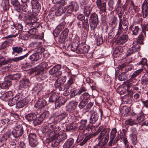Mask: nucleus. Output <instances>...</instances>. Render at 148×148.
Wrapping results in <instances>:
<instances>
[{
  "label": "nucleus",
  "mask_w": 148,
  "mask_h": 148,
  "mask_svg": "<svg viewBox=\"0 0 148 148\" xmlns=\"http://www.w3.org/2000/svg\"><path fill=\"white\" fill-rule=\"evenodd\" d=\"M138 43L136 42H134L133 46L131 47L132 49L135 52L138 51L140 49V46Z\"/></svg>",
  "instance_id": "nucleus-49"
},
{
  "label": "nucleus",
  "mask_w": 148,
  "mask_h": 148,
  "mask_svg": "<svg viewBox=\"0 0 148 148\" xmlns=\"http://www.w3.org/2000/svg\"><path fill=\"white\" fill-rule=\"evenodd\" d=\"M9 121L10 120L8 118V117L7 116H6L3 117V118L1 121V123L3 125H7Z\"/></svg>",
  "instance_id": "nucleus-54"
},
{
  "label": "nucleus",
  "mask_w": 148,
  "mask_h": 148,
  "mask_svg": "<svg viewBox=\"0 0 148 148\" xmlns=\"http://www.w3.org/2000/svg\"><path fill=\"white\" fill-rule=\"evenodd\" d=\"M1 6L4 12L8 10L9 8V0H3L1 3Z\"/></svg>",
  "instance_id": "nucleus-31"
},
{
  "label": "nucleus",
  "mask_w": 148,
  "mask_h": 148,
  "mask_svg": "<svg viewBox=\"0 0 148 148\" xmlns=\"http://www.w3.org/2000/svg\"><path fill=\"white\" fill-rule=\"evenodd\" d=\"M28 103V101H27L25 99H21L17 103L16 107L18 108H22L26 105Z\"/></svg>",
  "instance_id": "nucleus-25"
},
{
  "label": "nucleus",
  "mask_w": 148,
  "mask_h": 148,
  "mask_svg": "<svg viewBox=\"0 0 148 148\" xmlns=\"http://www.w3.org/2000/svg\"><path fill=\"white\" fill-rule=\"evenodd\" d=\"M118 92L121 95L125 94L126 92V90L122 87H119L117 88Z\"/></svg>",
  "instance_id": "nucleus-63"
},
{
  "label": "nucleus",
  "mask_w": 148,
  "mask_h": 148,
  "mask_svg": "<svg viewBox=\"0 0 148 148\" xmlns=\"http://www.w3.org/2000/svg\"><path fill=\"white\" fill-rule=\"evenodd\" d=\"M78 102L75 101L70 102L67 106V111L70 115H73L75 112Z\"/></svg>",
  "instance_id": "nucleus-7"
},
{
  "label": "nucleus",
  "mask_w": 148,
  "mask_h": 148,
  "mask_svg": "<svg viewBox=\"0 0 148 148\" xmlns=\"http://www.w3.org/2000/svg\"><path fill=\"white\" fill-rule=\"evenodd\" d=\"M29 140H37L36 134L34 133H30L28 136Z\"/></svg>",
  "instance_id": "nucleus-62"
},
{
  "label": "nucleus",
  "mask_w": 148,
  "mask_h": 148,
  "mask_svg": "<svg viewBox=\"0 0 148 148\" xmlns=\"http://www.w3.org/2000/svg\"><path fill=\"white\" fill-rule=\"evenodd\" d=\"M140 30L139 29L138 27L136 26L132 30L133 34L134 35H137L139 33V31Z\"/></svg>",
  "instance_id": "nucleus-64"
},
{
  "label": "nucleus",
  "mask_w": 148,
  "mask_h": 148,
  "mask_svg": "<svg viewBox=\"0 0 148 148\" xmlns=\"http://www.w3.org/2000/svg\"><path fill=\"white\" fill-rule=\"evenodd\" d=\"M105 131L106 132L104 134V136L101 139L98 140L99 141L98 145L101 146L103 147L105 146L108 141L109 132L107 131L106 128L105 130Z\"/></svg>",
  "instance_id": "nucleus-8"
},
{
  "label": "nucleus",
  "mask_w": 148,
  "mask_h": 148,
  "mask_svg": "<svg viewBox=\"0 0 148 148\" xmlns=\"http://www.w3.org/2000/svg\"><path fill=\"white\" fill-rule=\"evenodd\" d=\"M98 119V115L97 113L94 111H91L90 122L91 123H94Z\"/></svg>",
  "instance_id": "nucleus-16"
},
{
  "label": "nucleus",
  "mask_w": 148,
  "mask_h": 148,
  "mask_svg": "<svg viewBox=\"0 0 148 148\" xmlns=\"http://www.w3.org/2000/svg\"><path fill=\"white\" fill-rule=\"evenodd\" d=\"M55 86L56 87L58 88L60 91L65 90L64 86L60 80H57L55 84Z\"/></svg>",
  "instance_id": "nucleus-28"
},
{
  "label": "nucleus",
  "mask_w": 148,
  "mask_h": 148,
  "mask_svg": "<svg viewBox=\"0 0 148 148\" xmlns=\"http://www.w3.org/2000/svg\"><path fill=\"white\" fill-rule=\"evenodd\" d=\"M64 8V9H65V12H66L68 14H71L73 11L74 7L73 5H70L65 7Z\"/></svg>",
  "instance_id": "nucleus-39"
},
{
  "label": "nucleus",
  "mask_w": 148,
  "mask_h": 148,
  "mask_svg": "<svg viewBox=\"0 0 148 148\" xmlns=\"http://www.w3.org/2000/svg\"><path fill=\"white\" fill-rule=\"evenodd\" d=\"M12 84V82L10 80H5L0 83V86L2 89H6Z\"/></svg>",
  "instance_id": "nucleus-23"
},
{
  "label": "nucleus",
  "mask_w": 148,
  "mask_h": 148,
  "mask_svg": "<svg viewBox=\"0 0 148 148\" xmlns=\"http://www.w3.org/2000/svg\"><path fill=\"white\" fill-rule=\"evenodd\" d=\"M68 114L66 112H64L56 116L57 118L59 121H60L63 120L64 119L66 118Z\"/></svg>",
  "instance_id": "nucleus-47"
},
{
  "label": "nucleus",
  "mask_w": 148,
  "mask_h": 148,
  "mask_svg": "<svg viewBox=\"0 0 148 148\" xmlns=\"http://www.w3.org/2000/svg\"><path fill=\"white\" fill-rule=\"evenodd\" d=\"M31 3L32 8L36 12L39 11L41 9V6L37 0H32Z\"/></svg>",
  "instance_id": "nucleus-13"
},
{
  "label": "nucleus",
  "mask_w": 148,
  "mask_h": 148,
  "mask_svg": "<svg viewBox=\"0 0 148 148\" xmlns=\"http://www.w3.org/2000/svg\"><path fill=\"white\" fill-rule=\"evenodd\" d=\"M142 11L143 14V17L145 18L148 13V8L147 5V1L145 0L143 3L142 6Z\"/></svg>",
  "instance_id": "nucleus-15"
},
{
  "label": "nucleus",
  "mask_w": 148,
  "mask_h": 148,
  "mask_svg": "<svg viewBox=\"0 0 148 148\" xmlns=\"http://www.w3.org/2000/svg\"><path fill=\"white\" fill-rule=\"evenodd\" d=\"M46 104V101L43 99H40L35 105V106L39 109L44 107Z\"/></svg>",
  "instance_id": "nucleus-18"
},
{
  "label": "nucleus",
  "mask_w": 148,
  "mask_h": 148,
  "mask_svg": "<svg viewBox=\"0 0 148 148\" xmlns=\"http://www.w3.org/2000/svg\"><path fill=\"white\" fill-rule=\"evenodd\" d=\"M69 32V29L67 28H65L62 33L61 35H62V37L61 36L60 37L59 41L62 42L64 40V39L67 36Z\"/></svg>",
  "instance_id": "nucleus-26"
},
{
  "label": "nucleus",
  "mask_w": 148,
  "mask_h": 148,
  "mask_svg": "<svg viewBox=\"0 0 148 148\" xmlns=\"http://www.w3.org/2000/svg\"><path fill=\"white\" fill-rule=\"evenodd\" d=\"M121 113L123 116H127L130 114L129 109L126 107L121 108Z\"/></svg>",
  "instance_id": "nucleus-32"
},
{
  "label": "nucleus",
  "mask_w": 148,
  "mask_h": 148,
  "mask_svg": "<svg viewBox=\"0 0 148 148\" xmlns=\"http://www.w3.org/2000/svg\"><path fill=\"white\" fill-rule=\"evenodd\" d=\"M3 95L5 97L8 98V99H10L12 98L13 95V93L12 91H9L4 94Z\"/></svg>",
  "instance_id": "nucleus-61"
},
{
  "label": "nucleus",
  "mask_w": 148,
  "mask_h": 148,
  "mask_svg": "<svg viewBox=\"0 0 148 148\" xmlns=\"http://www.w3.org/2000/svg\"><path fill=\"white\" fill-rule=\"evenodd\" d=\"M78 44L76 43H73L71 46V51H73L76 52L78 48Z\"/></svg>",
  "instance_id": "nucleus-56"
},
{
  "label": "nucleus",
  "mask_w": 148,
  "mask_h": 148,
  "mask_svg": "<svg viewBox=\"0 0 148 148\" xmlns=\"http://www.w3.org/2000/svg\"><path fill=\"white\" fill-rule=\"evenodd\" d=\"M12 54L14 55L15 53L18 54L21 53L23 51V48L21 46H15L12 48Z\"/></svg>",
  "instance_id": "nucleus-20"
},
{
  "label": "nucleus",
  "mask_w": 148,
  "mask_h": 148,
  "mask_svg": "<svg viewBox=\"0 0 148 148\" xmlns=\"http://www.w3.org/2000/svg\"><path fill=\"white\" fill-rule=\"evenodd\" d=\"M144 38L145 37L143 32L141 33L138 36L137 43L140 44H143Z\"/></svg>",
  "instance_id": "nucleus-51"
},
{
  "label": "nucleus",
  "mask_w": 148,
  "mask_h": 148,
  "mask_svg": "<svg viewBox=\"0 0 148 148\" xmlns=\"http://www.w3.org/2000/svg\"><path fill=\"white\" fill-rule=\"evenodd\" d=\"M98 8L100 9V12L101 13H105L106 12V3H103L101 6Z\"/></svg>",
  "instance_id": "nucleus-55"
},
{
  "label": "nucleus",
  "mask_w": 148,
  "mask_h": 148,
  "mask_svg": "<svg viewBox=\"0 0 148 148\" xmlns=\"http://www.w3.org/2000/svg\"><path fill=\"white\" fill-rule=\"evenodd\" d=\"M7 40L3 42L1 45V49H4L10 45V44L12 42V40L11 38H8L7 39Z\"/></svg>",
  "instance_id": "nucleus-29"
},
{
  "label": "nucleus",
  "mask_w": 148,
  "mask_h": 148,
  "mask_svg": "<svg viewBox=\"0 0 148 148\" xmlns=\"http://www.w3.org/2000/svg\"><path fill=\"white\" fill-rule=\"evenodd\" d=\"M23 126L18 125L15 127L14 130L12 132V135L15 137H19L23 134Z\"/></svg>",
  "instance_id": "nucleus-6"
},
{
  "label": "nucleus",
  "mask_w": 148,
  "mask_h": 148,
  "mask_svg": "<svg viewBox=\"0 0 148 148\" xmlns=\"http://www.w3.org/2000/svg\"><path fill=\"white\" fill-rule=\"evenodd\" d=\"M20 9H18L17 10H18L20 12H26L28 13H30L31 11L29 10V8L27 4H25L21 5H20Z\"/></svg>",
  "instance_id": "nucleus-33"
},
{
  "label": "nucleus",
  "mask_w": 148,
  "mask_h": 148,
  "mask_svg": "<svg viewBox=\"0 0 148 148\" xmlns=\"http://www.w3.org/2000/svg\"><path fill=\"white\" fill-rule=\"evenodd\" d=\"M11 3L16 10L20 9V4L18 0H11Z\"/></svg>",
  "instance_id": "nucleus-46"
},
{
  "label": "nucleus",
  "mask_w": 148,
  "mask_h": 148,
  "mask_svg": "<svg viewBox=\"0 0 148 148\" xmlns=\"http://www.w3.org/2000/svg\"><path fill=\"white\" fill-rule=\"evenodd\" d=\"M143 71V69H140L134 71L131 75V78L125 82L126 84V87H127V90L128 92H132V90L130 89V88L133 86L132 82L135 79H134L139 75Z\"/></svg>",
  "instance_id": "nucleus-1"
},
{
  "label": "nucleus",
  "mask_w": 148,
  "mask_h": 148,
  "mask_svg": "<svg viewBox=\"0 0 148 148\" xmlns=\"http://www.w3.org/2000/svg\"><path fill=\"white\" fill-rule=\"evenodd\" d=\"M89 47L84 43H81L78 46L77 53L79 54H84L88 52Z\"/></svg>",
  "instance_id": "nucleus-9"
},
{
  "label": "nucleus",
  "mask_w": 148,
  "mask_h": 148,
  "mask_svg": "<svg viewBox=\"0 0 148 148\" xmlns=\"http://www.w3.org/2000/svg\"><path fill=\"white\" fill-rule=\"evenodd\" d=\"M128 39V36L127 34H124L121 36L118 37L116 40L119 45H122L125 43Z\"/></svg>",
  "instance_id": "nucleus-12"
},
{
  "label": "nucleus",
  "mask_w": 148,
  "mask_h": 148,
  "mask_svg": "<svg viewBox=\"0 0 148 148\" xmlns=\"http://www.w3.org/2000/svg\"><path fill=\"white\" fill-rule=\"evenodd\" d=\"M50 140L51 142V145L53 147H55L57 146L60 143V140L55 138L54 136L50 137Z\"/></svg>",
  "instance_id": "nucleus-34"
},
{
  "label": "nucleus",
  "mask_w": 148,
  "mask_h": 148,
  "mask_svg": "<svg viewBox=\"0 0 148 148\" xmlns=\"http://www.w3.org/2000/svg\"><path fill=\"white\" fill-rule=\"evenodd\" d=\"M12 134V132L10 131H8L2 137L3 140L6 141L8 138H10Z\"/></svg>",
  "instance_id": "nucleus-45"
},
{
  "label": "nucleus",
  "mask_w": 148,
  "mask_h": 148,
  "mask_svg": "<svg viewBox=\"0 0 148 148\" xmlns=\"http://www.w3.org/2000/svg\"><path fill=\"white\" fill-rule=\"evenodd\" d=\"M55 102H56L55 106L56 107L60 106L64 103V102L63 101V100L61 99H60L59 98Z\"/></svg>",
  "instance_id": "nucleus-57"
},
{
  "label": "nucleus",
  "mask_w": 148,
  "mask_h": 148,
  "mask_svg": "<svg viewBox=\"0 0 148 148\" xmlns=\"http://www.w3.org/2000/svg\"><path fill=\"white\" fill-rule=\"evenodd\" d=\"M65 9L61 7L58 8L55 12V15L57 16H60L63 14L65 13Z\"/></svg>",
  "instance_id": "nucleus-42"
},
{
  "label": "nucleus",
  "mask_w": 148,
  "mask_h": 148,
  "mask_svg": "<svg viewBox=\"0 0 148 148\" xmlns=\"http://www.w3.org/2000/svg\"><path fill=\"white\" fill-rule=\"evenodd\" d=\"M147 82H148V74L145 73L142 77L140 81V83L142 85H144Z\"/></svg>",
  "instance_id": "nucleus-44"
},
{
  "label": "nucleus",
  "mask_w": 148,
  "mask_h": 148,
  "mask_svg": "<svg viewBox=\"0 0 148 148\" xmlns=\"http://www.w3.org/2000/svg\"><path fill=\"white\" fill-rule=\"evenodd\" d=\"M30 71L32 73H34L35 75H38L42 74L43 71L42 69H41L38 66L36 67L31 69Z\"/></svg>",
  "instance_id": "nucleus-21"
},
{
  "label": "nucleus",
  "mask_w": 148,
  "mask_h": 148,
  "mask_svg": "<svg viewBox=\"0 0 148 148\" xmlns=\"http://www.w3.org/2000/svg\"><path fill=\"white\" fill-rule=\"evenodd\" d=\"M29 145L32 147H35L38 145L37 140H29Z\"/></svg>",
  "instance_id": "nucleus-60"
},
{
  "label": "nucleus",
  "mask_w": 148,
  "mask_h": 148,
  "mask_svg": "<svg viewBox=\"0 0 148 148\" xmlns=\"http://www.w3.org/2000/svg\"><path fill=\"white\" fill-rule=\"evenodd\" d=\"M54 125H53L52 123H49L44 126L42 129V132L46 134L47 135L50 137L53 136L55 135L52 130V128L55 127V126Z\"/></svg>",
  "instance_id": "nucleus-4"
},
{
  "label": "nucleus",
  "mask_w": 148,
  "mask_h": 148,
  "mask_svg": "<svg viewBox=\"0 0 148 148\" xmlns=\"http://www.w3.org/2000/svg\"><path fill=\"white\" fill-rule=\"evenodd\" d=\"M52 124L53 125H55L54 126H55V127L52 128V130L54 133V134H59L58 132L60 131V127L57 126L56 124L55 123H52Z\"/></svg>",
  "instance_id": "nucleus-53"
},
{
  "label": "nucleus",
  "mask_w": 148,
  "mask_h": 148,
  "mask_svg": "<svg viewBox=\"0 0 148 148\" xmlns=\"http://www.w3.org/2000/svg\"><path fill=\"white\" fill-rule=\"evenodd\" d=\"M123 51V49L122 47L121 46L118 47L115 49L114 53L116 54L119 53V54H121L120 53H121Z\"/></svg>",
  "instance_id": "nucleus-59"
},
{
  "label": "nucleus",
  "mask_w": 148,
  "mask_h": 148,
  "mask_svg": "<svg viewBox=\"0 0 148 148\" xmlns=\"http://www.w3.org/2000/svg\"><path fill=\"white\" fill-rule=\"evenodd\" d=\"M86 120H82L80 123V125L78 127V131L79 132H82L83 134H85V131L86 130H88L90 131L92 130V128L90 127V126H88L86 127V125L87 122Z\"/></svg>",
  "instance_id": "nucleus-5"
},
{
  "label": "nucleus",
  "mask_w": 148,
  "mask_h": 148,
  "mask_svg": "<svg viewBox=\"0 0 148 148\" xmlns=\"http://www.w3.org/2000/svg\"><path fill=\"white\" fill-rule=\"evenodd\" d=\"M59 97L56 93L55 92L52 93L49 98V101L50 102H53L56 101Z\"/></svg>",
  "instance_id": "nucleus-35"
},
{
  "label": "nucleus",
  "mask_w": 148,
  "mask_h": 148,
  "mask_svg": "<svg viewBox=\"0 0 148 148\" xmlns=\"http://www.w3.org/2000/svg\"><path fill=\"white\" fill-rule=\"evenodd\" d=\"M137 8V7L135 6L134 4L132 1H131L130 4V6L129 7V9L131 12L132 14H134L136 12V9Z\"/></svg>",
  "instance_id": "nucleus-41"
},
{
  "label": "nucleus",
  "mask_w": 148,
  "mask_h": 148,
  "mask_svg": "<svg viewBox=\"0 0 148 148\" xmlns=\"http://www.w3.org/2000/svg\"><path fill=\"white\" fill-rule=\"evenodd\" d=\"M28 55V54L27 53L24 55L15 57L12 59H7L2 60L0 59V67L1 66L3 65L11 63L12 61L16 62H18L24 59Z\"/></svg>",
  "instance_id": "nucleus-2"
},
{
  "label": "nucleus",
  "mask_w": 148,
  "mask_h": 148,
  "mask_svg": "<svg viewBox=\"0 0 148 148\" xmlns=\"http://www.w3.org/2000/svg\"><path fill=\"white\" fill-rule=\"evenodd\" d=\"M127 72H123L119 76L118 79L120 81H123L127 79Z\"/></svg>",
  "instance_id": "nucleus-48"
},
{
  "label": "nucleus",
  "mask_w": 148,
  "mask_h": 148,
  "mask_svg": "<svg viewBox=\"0 0 148 148\" xmlns=\"http://www.w3.org/2000/svg\"><path fill=\"white\" fill-rule=\"evenodd\" d=\"M93 105V103L91 102H90L86 105V106L83 109V112L84 113H86L88 112Z\"/></svg>",
  "instance_id": "nucleus-52"
},
{
  "label": "nucleus",
  "mask_w": 148,
  "mask_h": 148,
  "mask_svg": "<svg viewBox=\"0 0 148 148\" xmlns=\"http://www.w3.org/2000/svg\"><path fill=\"white\" fill-rule=\"evenodd\" d=\"M125 123L126 124L130 126H132L137 124V121L136 118L131 119L125 121Z\"/></svg>",
  "instance_id": "nucleus-38"
},
{
  "label": "nucleus",
  "mask_w": 148,
  "mask_h": 148,
  "mask_svg": "<svg viewBox=\"0 0 148 148\" xmlns=\"http://www.w3.org/2000/svg\"><path fill=\"white\" fill-rule=\"evenodd\" d=\"M106 129V128L102 126H100L97 131L94 133V135L96 136L100 133L97 138L98 140L101 139L103 136H104V134L106 132L105 131Z\"/></svg>",
  "instance_id": "nucleus-10"
},
{
  "label": "nucleus",
  "mask_w": 148,
  "mask_h": 148,
  "mask_svg": "<svg viewBox=\"0 0 148 148\" xmlns=\"http://www.w3.org/2000/svg\"><path fill=\"white\" fill-rule=\"evenodd\" d=\"M54 135L53 136L59 140H60V142L65 140L66 138V135L65 133H63L60 135H57L56 134Z\"/></svg>",
  "instance_id": "nucleus-37"
},
{
  "label": "nucleus",
  "mask_w": 148,
  "mask_h": 148,
  "mask_svg": "<svg viewBox=\"0 0 148 148\" xmlns=\"http://www.w3.org/2000/svg\"><path fill=\"white\" fill-rule=\"evenodd\" d=\"M74 143V140L73 138L69 139L63 146V148H72Z\"/></svg>",
  "instance_id": "nucleus-24"
},
{
  "label": "nucleus",
  "mask_w": 148,
  "mask_h": 148,
  "mask_svg": "<svg viewBox=\"0 0 148 148\" xmlns=\"http://www.w3.org/2000/svg\"><path fill=\"white\" fill-rule=\"evenodd\" d=\"M91 12V9L90 6H86L84 8V13L85 16L88 17Z\"/></svg>",
  "instance_id": "nucleus-43"
},
{
  "label": "nucleus",
  "mask_w": 148,
  "mask_h": 148,
  "mask_svg": "<svg viewBox=\"0 0 148 148\" xmlns=\"http://www.w3.org/2000/svg\"><path fill=\"white\" fill-rule=\"evenodd\" d=\"M30 85V82L29 79H24L20 82L19 87V88L22 89L28 87Z\"/></svg>",
  "instance_id": "nucleus-11"
},
{
  "label": "nucleus",
  "mask_w": 148,
  "mask_h": 148,
  "mask_svg": "<svg viewBox=\"0 0 148 148\" xmlns=\"http://www.w3.org/2000/svg\"><path fill=\"white\" fill-rule=\"evenodd\" d=\"M61 68L60 65H58L53 66L49 71V74L51 75H53L56 73H59V74L61 75L62 73L59 72V70Z\"/></svg>",
  "instance_id": "nucleus-17"
},
{
  "label": "nucleus",
  "mask_w": 148,
  "mask_h": 148,
  "mask_svg": "<svg viewBox=\"0 0 148 148\" xmlns=\"http://www.w3.org/2000/svg\"><path fill=\"white\" fill-rule=\"evenodd\" d=\"M42 55L38 52L32 54L29 57L30 59L32 61H37L41 58Z\"/></svg>",
  "instance_id": "nucleus-22"
},
{
  "label": "nucleus",
  "mask_w": 148,
  "mask_h": 148,
  "mask_svg": "<svg viewBox=\"0 0 148 148\" xmlns=\"http://www.w3.org/2000/svg\"><path fill=\"white\" fill-rule=\"evenodd\" d=\"M10 31L13 34H16L14 35H10L9 36H7L5 37L4 38H5L6 39H8V38H10L12 37H16L18 35V33L17 32H18V31H17V30L16 29V28L14 26L13 27H12L10 28Z\"/></svg>",
  "instance_id": "nucleus-30"
},
{
  "label": "nucleus",
  "mask_w": 148,
  "mask_h": 148,
  "mask_svg": "<svg viewBox=\"0 0 148 148\" xmlns=\"http://www.w3.org/2000/svg\"><path fill=\"white\" fill-rule=\"evenodd\" d=\"M42 42L38 40L36 42H34L32 43V47L34 48H37L39 47V48L38 49V51L39 52H42L44 51L45 49L44 48L40 47L39 46L41 45Z\"/></svg>",
  "instance_id": "nucleus-19"
},
{
  "label": "nucleus",
  "mask_w": 148,
  "mask_h": 148,
  "mask_svg": "<svg viewBox=\"0 0 148 148\" xmlns=\"http://www.w3.org/2000/svg\"><path fill=\"white\" fill-rule=\"evenodd\" d=\"M111 35L112 36V38H115L117 36L121 34V32L116 28L114 27L113 28L111 32Z\"/></svg>",
  "instance_id": "nucleus-40"
},
{
  "label": "nucleus",
  "mask_w": 148,
  "mask_h": 148,
  "mask_svg": "<svg viewBox=\"0 0 148 148\" xmlns=\"http://www.w3.org/2000/svg\"><path fill=\"white\" fill-rule=\"evenodd\" d=\"M90 25L91 29L94 30L98 23V15L95 13H93L90 15L89 19Z\"/></svg>",
  "instance_id": "nucleus-3"
},
{
  "label": "nucleus",
  "mask_w": 148,
  "mask_h": 148,
  "mask_svg": "<svg viewBox=\"0 0 148 148\" xmlns=\"http://www.w3.org/2000/svg\"><path fill=\"white\" fill-rule=\"evenodd\" d=\"M25 118L29 121L33 122L34 120L36 119V114L33 113L29 114L26 115Z\"/></svg>",
  "instance_id": "nucleus-36"
},
{
  "label": "nucleus",
  "mask_w": 148,
  "mask_h": 148,
  "mask_svg": "<svg viewBox=\"0 0 148 148\" xmlns=\"http://www.w3.org/2000/svg\"><path fill=\"white\" fill-rule=\"evenodd\" d=\"M21 77V75L20 74L16 73L13 75H9L7 77V78L9 80H14L16 81L18 80Z\"/></svg>",
  "instance_id": "nucleus-27"
},
{
  "label": "nucleus",
  "mask_w": 148,
  "mask_h": 148,
  "mask_svg": "<svg viewBox=\"0 0 148 148\" xmlns=\"http://www.w3.org/2000/svg\"><path fill=\"white\" fill-rule=\"evenodd\" d=\"M66 75L67 77L69 78L67 83L69 86L75 83V76L72 75L70 71L66 72Z\"/></svg>",
  "instance_id": "nucleus-14"
},
{
  "label": "nucleus",
  "mask_w": 148,
  "mask_h": 148,
  "mask_svg": "<svg viewBox=\"0 0 148 148\" xmlns=\"http://www.w3.org/2000/svg\"><path fill=\"white\" fill-rule=\"evenodd\" d=\"M90 97L88 93L85 92L82 94L80 98L81 100L85 101L87 102V100Z\"/></svg>",
  "instance_id": "nucleus-50"
},
{
  "label": "nucleus",
  "mask_w": 148,
  "mask_h": 148,
  "mask_svg": "<svg viewBox=\"0 0 148 148\" xmlns=\"http://www.w3.org/2000/svg\"><path fill=\"white\" fill-rule=\"evenodd\" d=\"M82 27L85 29H88L89 27L88 20L86 19L82 22Z\"/></svg>",
  "instance_id": "nucleus-58"
}]
</instances>
